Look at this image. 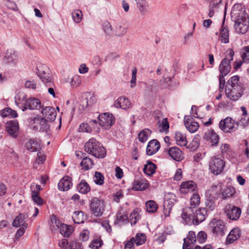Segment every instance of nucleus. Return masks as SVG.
<instances>
[{
	"instance_id": "obj_55",
	"label": "nucleus",
	"mask_w": 249,
	"mask_h": 249,
	"mask_svg": "<svg viewBox=\"0 0 249 249\" xmlns=\"http://www.w3.org/2000/svg\"><path fill=\"white\" fill-rule=\"evenodd\" d=\"M207 238V235L206 233L203 231H199L196 237L198 242L200 244L204 243L206 241Z\"/></svg>"
},
{
	"instance_id": "obj_52",
	"label": "nucleus",
	"mask_w": 249,
	"mask_h": 249,
	"mask_svg": "<svg viewBox=\"0 0 249 249\" xmlns=\"http://www.w3.org/2000/svg\"><path fill=\"white\" fill-rule=\"evenodd\" d=\"M221 1L222 0H213V1L211 2L210 6L209 12L208 13V15L210 18H212L214 15V12L213 10L214 7H216V5L220 3Z\"/></svg>"
},
{
	"instance_id": "obj_5",
	"label": "nucleus",
	"mask_w": 249,
	"mask_h": 249,
	"mask_svg": "<svg viewBox=\"0 0 249 249\" xmlns=\"http://www.w3.org/2000/svg\"><path fill=\"white\" fill-rule=\"evenodd\" d=\"M225 164V161L223 159L214 156L209 161V168L211 173L217 176L222 173Z\"/></svg>"
},
{
	"instance_id": "obj_35",
	"label": "nucleus",
	"mask_w": 249,
	"mask_h": 249,
	"mask_svg": "<svg viewBox=\"0 0 249 249\" xmlns=\"http://www.w3.org/2000/svg\"><path fill=\"white\" fill-rule=\"evenodd\" d=\"M1 115L2 117L16 118L18 115L16 111L9 107H6L1 110Z\"/></svg>"
},
{
	"instance_id": "obj_32",
	"label": "nucleus",
	"mask_w": 249,
	"mask_h": 249,
	"mask_svg": "<svg viewBox=\"0 0 249 249\" xmlns=\"http://www.w3.org/2000/svg\"><path fill=\"white\" fill-rule=\"evenodd\" d=\"M78 191L83 194L88 193L90 190L89 184L85 180H82L77 186Z\"/></svg>"
},
{
	"instance_id": "obj_7",
	"label": "nucleus",
	"mask_w": 249,
	"mask_h": 249,
	"mask_svg": "<svg viewBox=\"0 0 249 249\" xmlns=\"http://www.w3.org/2000/svg\"><path fill=\"white\" fill-rule=\"evenodd\" d=\"M36 69L37 75L41 81L46 86H51L53 83L49 68L45 65L39 64L37 65Z\"/></svg>"
},
{
	"instance_id": "obj_40",
	"label": "nucleus",
	"mask_w": 249,
	"mask_h": 249,
	"mask_svg": "<svg viewBox=\"0 0 249 249\" xmlns=\"http://www.w3.org/2000/svg\"><path fill=\"white\" fill-rule=\"evenodd\" d=\"M146 209L147 212L154 213L156 212L158 209V205L153 200H149L145 204Z\"/></svg>"
},
{
	"instance_id": "obj_11",
	"label": "nucleus",
	"mask_w": 249,
	"mask_h": 249,
	"mask_svg": "<svg viewBox=\"0 0 249 249\" xmlns=\"http://www.w3.org/2000/svg\"><path fill=\"white\" fill-rule=\"evenodd\" d=\"M249 27V18L246 17H241L237 19L234 24L236 32L244 34L247 32Z\"/></svg>"
},
{
	"instance_id": "obj_64",
	"label": "nucleus",
	"mask_w": 249,
	"mask_h": 249,
	"mask_svg": "<svg viewBox=\"0 0 249 249\" xmlns=\"http://www.w3.org/2000/svg\"><path fill=\"white\" fill-rule=\"evenodd\" d=\"M102 246V241L101 240L96 239L93 240L90 247L92 249H98Z\"/></svg>"
},
{
	"instance_id": "obj_31",
	"label": "nucleus",
	"mask_w": 249,
	"mask_h": 249,
	"mask_svg": "<svg viewBox=\"0 0 249 249\" xmlns=\"http://www.w3.org/2000/svg\"><path fill=\"white\" fill-rule=\"evenodd\" d=\"M234 193V188L232 186H228L224 188L222 191H220V196H221L223 199H226L227 198L232 196Z\"/></svg>"
},
{
	"instance_id": "obj_27",
	"label": "nucleus",
	"mask_w": 249,
	"mask_h": 249,
	"mask_svg": "<svg viewBox=\"0 0 249 249\" xmlns=\"http://www.w3.org/2000/svg\"><path fill=\"white\" fill-rule=\"evenodd\" d=\"M176 143L180 146H185L187 144L186 135L180 132H176L174 136Z\"/></svg>"
},
{
	"instance_id": "obj_53",
	"label": "nucleus",
	"mask_w": 249,
	"mask_h": 249,
	"mask_svg": "<svg viewBox=\"0 0 249 249\" xmlns=\"http://www.w3.org/2000/svg\"><path fill=\"white\" fill-rule=\"evenodd\" d=\"M137 70L136 68H134L132 71V78L130 80V88H134L136 86L137 79Z\"/></svg>"
},
{
	"instance_id": "obj_13",
	"label": "nucleus",
	"mask_w": 249,
	"mask_h": 249,
	"mask_svg": "<svg viewBox=\"0 0 249 249\" xmlns=\"http://www.w3.org/2000/svg\"><path fill=\"white\" fill-rule=\"evenodd\" d=\"M25 148L31 152L39 151L42 147L41 141L37 138L28 140L25 142Z\"/></svg>"
},
{
	"instance_id": "obj_48",
	"label": "nucleus",
	"mask_w": 249,
	"mask_h": 249,
	"mask_svg": "<svg viewBox=\"0 0 249 249\" xmlns=\"http://www.w3.org/2000/svg\"><path fill=\"white\" fill-rule=\"evenodd\" d=\"M104 33L108 36H110L112 34V29L110 23L107 21H105L102 25Z\"/></svg>"
},
{
	"instance_id": "obj_6",
	"label": "nucleus",
	"mask_w": 249,
	"mask_h": 249,
	"mask_svg": "<svg viewBox=\"0 0 249 249\" xmlns=\"http://www.w3.org/2000/svg\"><path fill=\"white\" fill-rule=\"evenodd\" d=\"M234 54V53L231 49L227 51L225 57L222 60L219 66L220 74L227 75L230 72L231 70L230 63L233 60Z\"/></svg>"
},
{
	"instance_id": "obj_28",
	"label": "nucleus",
	"mask_w": 249,
	"mask_h": 249,
	"mask_svg": "<svg viewBox=\"0 0 249 249\" xmlns=\"http://www.w3.org/2000/svg\"><path fill=\"white\" fill-rule=\"evenodd\" d=\"M4 61L6 63H17L18 61L17 54L12 50H7L4 56Z\"/></svg>"
},
{
	"instance_id": "obj_25",
	"label": "nucleus",
	"mask_w": 249,
	"mask_h": 249,
	"mask_svg": "<svg viewBox=\"0 0 249 249\" xmlns=\"http://www.w3.org/2000/svg\"><path fill=\"white\" fill-rule=\"evenodd\" d=\"M131 105V103L128 98L124 97H119L114 103V106L123 109H128Z\"/></svg>"
},
{
	"instance_id": "obj_63",
	"label": "nucleus",
	"mask_w": 249,
	"mask_h": 249,
	"mask_svg": "<svg viewBox=\"0 0 249 249\" xmlns=\"http://www.w3.org/2000/svg\"><path fill=\"white\" fill-rule=\"evenodd\" d=\"M59 246L61 249H71L67 239H63L59 242Z\"/></svg>"
},
{
	"instance_id": "obj_16",
	"label": "nucleus",
	"mask_w": 249,
	"mask_h": 249,
	"mask_svg": "<svg viewBox=\"0 0 249 249\" xmlns=\"http://www.w3.org/2000/svg\"><path fill=\"white\" fill-rule=\"evenodd\" d=\"M203 138L211 143L212 146L217 145L219 136L213 130L206 131L204 134Z\"/></svg>"
},
{
	"instance_id": "obj_14",
	"label": "nucleus",
	"mask_w": 249,
	"mask_h": 249,
	"mask_svg": "<svg viewBox=\"0 0 249 249\" xmlns=\"http://www.w3.org/2000/svg\"><path fill=\"white\" fill-rule=\"evenodd\" d=\"M5 128L9 134L17 138L18 134L19 124L16 121H11L6 123Z\"/></svg>"
},
{
	"instance_id": "obj_49",
	"label": "nucleus",
	"mask_w": 249,
	"mask_h": 249,
	"mask_svg": "<svg viewBox=\"0 0 249 249\" xmlns=\"http://www.w3.org/2000/svg\"><path fill=\"white\" fill-rule=\"evenodd\" d=\"M239 77L238 76H233L228 81L226 86L235 87L236 86H242L239 83Z\"/></svg>"
},
{
	"instance_id": "obj_33",
	"label": "nucleus",
	"mask_w": 249,
	"mask_h": 249,
	"mask_svg": "<svg viewBox=\"0 0 249 249\" xmlns=\"http://www.w3.org/2000/svg\"><path fill=\"white\" fill-rule=\"evenodd\" d=\"M137 7L142 14H145L147 12L148 4L146 0H136Z\"/></svg>"
},
{
	"instance_id": "obj_47",
	"label": "nucleus",
	"mask_w": 249,
	"mask_h": 249,
	"mask_svg": "<svg viewBox=\"0 0 249 249\" xmlns=\"http://www.w3.org/2000/svg\"><path fill=\"white\" fill-rule=\"evenodd\" d=\"M93 178L96 184L101 185L104 182V177L100 172H95Z\"/></svg>"
},
{
	"instance_id": "obj_15",
	"label": "nucleus",
	"mask_w": 249,
	"mask_h": 249,
	"mask_svg": "<svg viewBox=\"0 0 249 249\" xmlns=\"http://www.w3.org/2000/svg\"><path fill=\"white\" fill-rule=\"evenodd\" d=\"M41 113L44 118L50 122H53L55 120L57 112L53 107H41Z\"/></svg>"
},
{
	"instance_id": "obj_39",
	"label": "nucleus",
	"mask_w": 249,
	"mask_h": 249,
	"mask_svg": "<svg viewBox=\"0 0 249 249\" xmlns=\"http://www.w3.org/2000/svg\"><path fill=\"white\" fill-rule=\"evenodd\" d=\"M72 229L71 226L62 224L60 227V232L64 237H69L72 233Z\"/></svg>"
},
{
	"instance_id": "obj_34",
	"label": "nucleus",
	"mask_w": 249,
	"mask_h": 249,
	"mask_svg": "<svg viewBox=\"0 0 249 249\" xmlns=\"http://www.w3.org/2000/svg\"><path fill=\"white\" fill-rule=\"evenodd\" d=\"M156 168L155 164L148 160L147 164L144 165L143 171L145 174L150 176L155 173Z\"/></svg>"
},
{
	"instance_id": "obj_2",
	"label": "nucleus",
	"mask_w": 249,
	"mask_h": 249,
	"mask_svg": "<svg viewBox=\"0 0 249 249\" xmlns=\"http://www.w3.org/2000/svg\"><path fill=\"white\" fill-rule=\"evenodd\" d=\"M85 151L97 158H103L106 155V150L94 138L90 139L85 144Z\"/></svg>"
},
{
	"instance_id": "obj_12",
	"label": "nucleus",
	"mask_w": 249,
	"mask_h": 249,
	"mask_svg": "<svg viewBox=\"0 0 249 249\" xmlns=\"http://www.w3.org/2000/svg\"><path fill=\"white\" fill-rule=\"evenodd\" d=\"M211 227L213 234L218 236L225 234L226 227L222 221L213 219L211 223Z\"/></svg>"
},
{
	"instance_id": "obj_20",
	"label": "nucleus",
	"mask_w": 249,
	"mask_h": 249,
	"mask_svg": "<svg viewBox=\"0 0 249 249\" xmlns=\"http://www.w3.org/2000/svg\"><path fill=\"white\" fill-rule=\"evenodd\" d=\"M184 125L188 130L191 133L196 131L199 127L198 124L190 119L189 116H185L184 119Z\"/></svg>"
},
{
	"instance_id": "obj_18",
	"label": "nucleus",
	"mask_w": 249,
	"mask_h": 249,
	"mask_svg": "<svg viewBox=\"0 0 249 249\" xmlns=\"http://www.w3.org/2000/svg\"><path fill=\"white\" fill-rule=\"evenodd\" d=\"M227 217L231 220H237L240 216L241 210L239 208L230 206L226 211Z\"/></svg>"
},
{
	"instance_id": "obj_50",
	"label": "nucleus",
	"mask_w": 249,
	"mask_h": 249,
	"mask_svg": "<svg viewBox=\"0 0 249 249\" xmlns=\"http://www.w3.org/2000/svg\"><path fill=\"white\" fill-rule=\"evenodd\" d=\"M241 57L244 62L249 63V46L243 48Z\"/></svg>"
},
{
	"instance_id": "obj_58",
	"label": "nucleus",
	"mask_w": 249,
	"mask_h": 249,
	"mask_svg": "<svg viewBox=\"0 0 249 249\" xmlns=\"http://www.w3.org/2000/svg\"><path fill=\"white\" fill-rule=\"evenodd\" d=\"M81 80L78 75H74L71 79V85L73 87H77L81 83Z\"/></svg>"
},
{
	"instance_id": "obj_26",
	"label": "nucleus",
	"mask_w": 249,
	"mask_h": 249,
	"mask_svg": "<svg viewBox=\"0 0 249 249\" xmlns=\"http://www.w3.org/2000/svg\"><path fill=\"white\" fill-rule=\"evenodd\" d=\"M240 230L239 228H234L232 229L227 237V242L229 244L233 243L237 240L240 236Z\"/></svg>"
},
{
	"instance_id": "obj_37",
	"label": "nucleus",
	"mask_w": 249,
	"mask_h": 249,
	"mask_svg": "<svg viewBox=\"0 0 249 249\" xmlns=\"http://www.w3.org/2000/svg\"><path fill=\"white\" fill-rule=\"evenodd\" d=\"M72 218L75 223H82L84 220V213L82 211H75L73 213Z\"/></svg>"
},
{
	"instance_id": "obj_21",
	"label": "nucleus",
	"mask_w": 249,
	"mask_h": 249,
	"mask_svg": "<svg viewBox=\"0 0 249 249\" xmlns=\"http://www.w3.org/2000/svg\"><path fill=\"white\" fill-rule=\"evenodd\" d=\"M28 218V215L26 213H19L14 219L12 225L13 227L18 228L20 226L24 227V225H26L27 227L28 224L26 221Z\"/></svg>"
},
{
	"instance_id": "obj_24",
	"label": "nucleus",
	"mask_w": 249,
	"mask_h": 249,
	"mask_svg": "<svg viewBox=\"0 0 249 249\" xmlns=\"http://www.w3.org/2000/svg\"><path fill=\"white\" fill-rule=\"evenodd\" d=\"M72 185L71 179L68 176L64 177L58 184V189L60 191L68 190Z\"/></svg>"
},
{
	"instance_id": "obj_61",
	"label": "nucleus",
	"mask_w": 249,
	"mask_h": 249,
	"mask_svg": "<svg viewBox=\"0 0 249 249\" xmlns=\"http://www.w3.org/2000/svg\"><path fill=\"white\" fill-rule=\"evenodd\" d=\"M172 210V206L169 205V202H168V204H167V202H165L163 205V213L165 215V216H168L170 213L171 211Z\"/></svg>"
},
{
	"instance_id": "obj_23",
	"label": "nucleus",
	"mask_w": 249,
	"mask_h": 249,
	"mask_svg": "<svg viewBox=\"0 0 249 249\" xmlns=\"http://www.w3.org/2000/svg\"><path fill=\"white\" fill-rule=\"evenodd\" d=\"M221 188L217 186H213L206 192V196L210 199H217L220 196Z\"/></svg>"
},
{
	"instance_id": "obj_41",
	"label": "nucleus",
	"mask_w": 249,
	"mask_h": 249,
	"mask_svg": "<svg viewBox=\"0 0 249 249\" xmlns=\"http://www.w3.org/2000/svg\"><path fill=\"white\" fill-rule=\"evenodd\" d=\"M80 164L84 169L88 170L92 168L94 163L91 159L88 157H85L83 159Z\"/></svg>"
},
{
	"instance_id": "obj_10",
	"label": "nucleus",
	"mask_w": 249,
	"mask_h": 249,
	"mask_svg": "<svg viewBox=\"0 0 249 249\" xmlns=\"http://www.w3.org/2000/svg\"><path fill=\"white\" fill-rule=\"evenodd\" d=\"M99 125L106 129H108L115 122V119L112 114L105 113L98 116Z\"/></svg>"
},
{
	"instance_id": "obj_59",
	"label": "nucleus",
	"mask_w": 249,
	"mask_h": 249,
	"mask_svg": "<svg viewBox=\"0 0 249 249\" xmlns=\"http://www.w3.org/2000/svg\"><path fill=\"white\" fill-rule=\"evenodd\" d=\"M139 214L137 212L134 211L130 215V220L131 225H135L139 219Z\"/></svg>"
},
{
	"instance_id": "obj_19",
	"label": "nucleus",
	"mask_w": 249,
	"mask_h": 249,
	"mask_svg": "<svg viewBox=\"0 0 249 249\" xmlns=\"http://www.w3.org/2000/svg\"><path fill=\"white\" fill-rule=\"evenodd\" d=\"M196 187V184L192 180L183 182L181 184L180 191L182 194H187L193 192Z\"/></svg>"
},
{
	"instance_id": "obj_4",
	"label": "nucleus",
	"mask_w": 249,
	"mask_h": 249,
	"mask_svg": "<svg viewBox=\"0 0 249 249\" xmlns=\"http://www.w3.org/2000/svg\"><path fill=\"white\" fill-rule=\"evenodd\" d=\"M89 205L91 214L97 217L103 215L105 208V202L103 199L93 197L90 200Z\"/></svg>"
},
{
	"instance_id": "obj_22",
	"label": "nucleus",
	"mask_w": 249,
	"mask_h": 249,
	"mask_svg": "<svg viewBox=\"0 0 249 249\" xmlns=\"http://www.w3.org/2000/svg\"><path fill=\"white\" fill-rule=\"evenodd\" d=\"M160 144L159 141L156 139L150 141L146 147V153L148 155H152L155 154L160 149Z\"/></svg>"
},
{
	"instance_id": "obj_38",
	"label": "nucleus",
	"mask_w": 249,
	"mask_h": 249,
	"mask_svg": "<svg viewBox=\"0 0 249 249\" xmlns=\"http://www.w3.org/2000/svg\"><path fill=\"white\" fill-rule=\"evenodd\" d=\"M127 31V27L124 24H118L115 28V35L118 36H124Z\"/></svg>"
},
{
	"instance_id": "obj_17",
	"label": "nucleus",
	"mask_w": 249,
	"mask_h": 249,
	"mask_svg": "<svg viewBox=\"0 0 249 249\" xmlns=\"http://www.w3.org/2000/svg\"><path fill=\"white\" fill-rule=\"evenodd\" d=\"M168 153L173 160L177 161H180L184 158L183 152L177 147L170 148L168 150Z\"/></svg>"
},
{
	"instance_id": "obj_60",
	"label": "nucleus",
	"mask_w": 249,
	"mask_h": 249,
	"mask_svg": "<svg viewBox=\"0 0 249 249\" xmlns=\"http://www.w3.org/2000/svg\"><path fill=\"white\" fill-rule=\"evenodd\" d=\"M184 239H187L188 241L191 242L190 243H195L196 241V236L195 232L193 231H190L187 237Z\"/></svg>"
},
{
	"instance_id": "obj_56",
	"label": "nucleus",
	"mask_w": 249,
	"mask_h": 249,
	"mask_svg": "<svg viewBox=\"0 0 249 249\" xmlns=\"http://www.w3.org/2000/svg\"><path fill=\"white\" fill-rule=\"evenodd\" d=\"M39 194L34 192L32 194V198L34 202L38 205H41L43 203V199L39 196Z\"/></svg>"
},
{
	"instance_id": "obj_9",
	"label": "nucleus",
	"mask_w": 249,
	"mask_h": 249,
	"mask_svg": "<svg viewBox=\"0 0 249 249\" xmlns=\"http://www.w3.org/2000/svg\"><path fill=\"white\" fill-rule=\"evenodd\" d=\"M238 123L235 122L230 117L221 120L219 124V128L225 133L235 131L238 128Z\"/></svg>"
},
{
	"instance_id": "obj_51",
	"label": "nucleus",
	"mask_w": 249,
	"mask_h": 249,
	"mask_svg": "<svg viewBox=\"0 0 249 249\" xmlns=\"http://www.w3.org/2000/svg\"><path fill=\"white\" fill-rule=\"evenodd\" d=\"M86 103L87 106H92L95 103L96 98L95 96L91 93L89 92L86 94Z\"/></svg>"
},
{
	"instance_id": "obj_42",
	"label": "nucleus",
	"mask_w": 249,
	"mask_h": 249,
	"mask_svg": "<svg viewBox=\"0 0 249 249\" xmlns=\"http://www.w3.org/2000/svg\"><path fill=\"white\" fill-rule=\"evenodd\" d=\"M199 203L200 197L198 194L195 193L190 199L191 207H189L188 208H192V209H194L199 205Z\"/></svg>"
},
{
	"instance_id": "obj_43",
	"label": "nucleus",
	"mask_w": 249,
	"mask_h": 249,
	"mask_svg": "<svg viewBox=\"0 0 249 249\" xmlns=\"http://www.w3.org/2000/svg\"><path fill=\"white\" fill-rule=\"evenodd\" d=\"M134 238L135 245L137 246L144 244L146 239V236L143 233H137Z\"/></svg>"
},
{
	"instance_id": "obj_1",
	"label": "nucleus",
	"mask_w": 249,
	"mask_h": 249,
	"mask_svg": "<svg viewBox=\"0 0 249 249\" xmlns=\"http://www.w3.org/2000/svg\"><path fill=\"white\" fill-rule=\"evenodd\" d=\"M206 211L204 208H200L195 211L192 208H185L183 209L181 217L186 224L198 225L205 219Z\"/></svg>"
},
{
	"instance_id": "obj_8",
	"label": "nucleus",
	"mask_w": 249,
	"mask_h": 249,
	"mask_svg": "<svg viewBox=\"0 0 249 249\" xmlns=\"http://www.w3.org/2000/svg\"><path fill=\"white\" fill-rule=\"evenodd\" d=\"M225 91L228 98L236 101L242 96L243 89L242 86H226Z\"/></svg>"
},
{
	"instance_id": "obj_30",
	"label": "nucleus",
	"mask_w": 249,
	"mask_h": 249,
	"mask_svg": "<svg viewBox=\"0 0 249 249\" xmlns=\"http://www.w3.org/2000/svg\"><path fill=\"white\" fill-rule=\"evenodd\" d=\"M148 186L147 181L144 179H137L133 183L132 188L137 191H142L145 189Z\"/></svg>"
},
{
	"instance_id": "obj_54",
	"label": "nucleus",
	"mask_w": 249,
	"mask_h": 249,
	"mask_svg": "<svg viewBox=\"0 0 249 249\" xmlns=\"http://www.w3.org/2000/svg\"><path fill=\"white\" fill-rule=\"evenodd\" d=\"M93 128L89 123H83L80 125V131L82 132L90 133Z\"/></svg>"
},
{
	"instance_id": "obj_3",
	"label": "nucleus",
	"mask_w": 249,
	"mask_h": 249,
	"mask_svg": "<svg viewBox=\"0 0 249 249\" xmlns=\"http://www.w3.org/2000/svg\"><path fill=\"white\" fill-rule=\"evenodd\" d=\"M20 98L18 99L16 98V103L17 104H21L22 110L24 111L27 109L30 110H37L42 107L41 101L37 98H30L27 99L25 95H22Z\"/></svg>"
},
{
	"instance_id": "obj_62",
	"label": "nucleus",
	"mask_w": 249,
	"mask_h": 249,
	"mask_svg": "<svg viewBox=\"0 0 249 249\" xmlns=\"http://www.w3.org/2000/svg\"><path fill=\"white\" fill-rule=\"evenodd\" d=\"M135 238L132 237L124 245V249H134Z\"/></svg>"
},
{
	"instance_id": "obj_46",
	"label": "nucleus",
	"mask_w": 249,
	"mask_h": 249,
	"mask_svg": "<svg viewBox=\"0 0 249 249\" xmlns=\"http://www.w3.org/2000/svg\"><path fill=\"white\" fill-rule=\"evenodd\" d=\"M71 15L73 20L75 22L78 23L81 21L83 14L80 10H75L72 12Z\"/></svg>"
},
{
	"instance_id": "obj_36",
	"label": "nucleus",
	"mask_w": 249,
	"mask_h": 249,
	"mask_svg": "<svg viewBox=\"0 0 249 249\" xmlns=\"http://www.w3.org/2000/svg\"><path fill=\"white\" fill-rule=\"evenodd\" d=\"M151 131L148 129H144L141 131L138 134L139 140L143 143L145 142L150 136Z\"/></svg>"
},
{
	"instance_id": "obj_57",
	"label": "nucleus",
	"mask_w": 249,
	"mask_h": 249,
	"mask_svg": "<svg viewBox=\"0 0 249 249\" xmlns=\"http://www.w3.org/2000/svg\"><path fill=\"white\" fill-rule=\"evenodd\" d=\"M117 220L118 223H127L128 222V217L127 214L119 213L117 216Z\"/></svg>"
},
{
	"instance_id": "obj_44",
	"label": "nucleus",
	"mask_w": 249,
	"mask_h": 249,
	"mask_svg": "<svg viewBox=\"0 0 249 249\" xmlns=\"http://www.w3.org/2000/svg\"><path fill=\"white\" fill-rule=\"evenodd\" d=\"M158 124L160 132H163L168 131L169 125L167 118H163L161 122L159 121Z\"/></svg>"
},
{
	"instance_id": "obj_29",
	"label": "nucleus",
	"mask_w": 249,
	"mask_h": 249,
	"mask_svg": "<svg viewBox=\"0 0 249 249\" xmlns=\"http://www.w3.org/2000/svg\"><path fill=\"white\" fill-rule=\"evenodd\" d=\"M48 121L43 118H36L35 120V123L39 124V126H36L37 129H39L42 131H47L49 129V124L47 123Z\"/></svg>"
},
{
	"instance_id": "obj_45",
	"label": "nucleus",
	"mask_w": 249,
	"mask_h": 249,
	"mask_svg": "<svg viewBox=\"0 0 249 249\" xmlns=\"http://www.w3.org/2000/svg\"><path fill=\"white\" fill-rule=\"evenodd\" d=\"M221 31V42L224 43L229 42V30L227 28L222 26Z\"/></svg>"
}]
</instances>
